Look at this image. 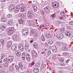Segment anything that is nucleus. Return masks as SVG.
I'll return each instance as SVG.
<instances>
[{"label":"nucleus","mask_w":73,"mask_h":73,"mask_svg":"<svg viewBox=\"0 0 73 73\" xmlns=\"http://www.w3.org/2000/svg\"><path fill=\"white\" fill-rule=\"evenodd\" d=\"M7 58H5L3 60V62L5 64H9V62H12V61L13 60L14 58L12 56L9 54H8L7 55Z\"/></svg>","instance_id":"f257e3e1"},{"label":"nucleus","mask_w":73,"mask_h":73,"mask_svg":"<svg viewBox=\"0 0 73 73\" xmlns=\"http://www.w3.org/2000/svg\"><path fill=\"white\" fill-rule=\"evenodd\" d=\"M14 28L13 27H9L7 29V35L8 36H10L13 34L14 32Z\"/></svg>","instance_id":"f03ea898"},{"label":"nucleus","mask_w":73,"mask_h":73,"mask_svg":"<svg viewBox=\"0 0 73 73\" xmlns=\"http://www.w3.org/2000/svg\"><path fill=\"white\" fill-rule=\"evenodd\" d=\"M27 16L29 19H33V12L32 11L29 10L27 12Z\"/></svg>","instance_id":"7ed1b4c3"},{"label":"nucleus","mask_w":73,"mask_h":73,"mask_svg":"<svg viewBox=\"0 0 73 73\" xmlns=\"http://www.w3.org/2000/svg\"><path fill=\"white\" fill-rule=\"evenodd\" d=\"M43 9L44 12L46 13H48L49 12H50V7L49 6H47L43 8Z\"/></svg>","instance_id":"20e7f679"},{"label":"nucleus","mask_w":73,"mask_h":73,"mask_svg":"<svg viewBox=\"0 0 73 73\" xmlns=\"http://www.w3.org/2000/svg\"><path fill=\"white\" fill-rule=\"evenodd\" d=\"M13 38L14 41H19V38L18 37V36L16 34L13 35Z\"/></svg>","instance_id":"39448f33"},{"label":"nucleus","mask_w":73,"mask_h":73,"mask_svg":"<svg viewBox=\"0 0 73 73\" xmlns=\"http://www.w3.org/2000/svg\"><path fill=\"white\" fill-rule=\"evenodd\" d=\"M26 60H27L28 61H30L31 59V56H30V54H29L26 52Z\"/></svg>","instance_id":"423d86ee"},{"label":"nucleus","mask_w":73,"mask_h":73,"mask_svg":"<svg viewBox=\"0 0 73 73\" xmlns=\"http://www.w3.org/2000/svg\"><path fill=\"white\" fill-rule=\"evenodd\" d=\"M24 45L22 43H20L18 45V48L21 51H24Z\"/></svg>","instance_id":"0eeeda50"},{"label":"nucleus","mask_w":73,"mask_h":73,"mask_svg":"<svg viewBox=\"0 0 73 73\" xmlns=\"http://www.w3.org/2000/svg\"><path fill=\"white\" fill-rule=\"evenodd\" d=\"M56 37H57L58 39L60 40L64 37V35L62 33L58 34L57 35Z\"/></svg>","instance_id":"6e6552de"},{"label":"nucleus","mask_w":73,"mask_h":73,"mask_svg":"<svg viewBox=\"0 0 73 73\" xmlns=\"http://www.w3.org/2000/svg\"><path fill=\"white\" fill-rule=\"evenodd\" d=\"M21 31L22 33V34L24 35H27L29 33V32L27 30L22 29L21 30Z\"/></svg>","instance_id":"1a4fd4ad"},{"label":"nucleus","mask_w":73,"mask_h":73,"mask_svg":"<svg viewBox=\"0 0 73 73\" xmlns=\"http://www.w3.org/2000/svg\"><path fill=\"white\" fill-rule=\"evenodd\" d=\"M51 48L53 52H56L57 50V48L55 45L52 46Z\"/></svg>","instance_id":"9d476101"},{"label":"nucleus","mask_w":73,"mask_h":73,"mask_svg":"<svg viewBox=\"0 0 73 73\" xmlns=\"http://www.w3.org/2000/svg\"><path fill=\"white\" fill-rule=\"evenodd\" d=\"M32 54V57H34L35 58L36 56L37 55V52H36L35 51H31Z\"/></svg>","instance_id":"9b49d317"},{"label":"nucleus","mask_w":73,"mask_h":73,"mask_svg":"<svg viewBox=\"0 0 73 73\" xmlns=\"http://www.w3.org/2000/svg\"><path fill=\"white\" fill-rule=\"evenodd\" d=\"M20 6H17L15 9V11L16 13H17L19 12L20 11Z\"/></svg>","instance_id":"f8f14e48"},{"label":"nucleus","mask_w":73,"mask_h":73,"mask_svg":"<svg viewBox=\"0 0 73 73\" xmlns=\"http://www.w3.org/2000/svg\"><path fill=\"white\" fill-rule=\"evenodd\" d=\"M34 69H33V71L34 73H37L39 71V69L36 68V66H34Z\"/></svg>","instance_id":"ddd939ff"},{"label":"nucleus","mask_w":73,"mask_h":73,"mask_svg":"<svg viewBox=\"0 0 73 73\" xmlns=\"http://www.w3.org/2000/svg\"><path fill=\"white\" fill-rule=\"evenodd\" d=\"M15 5L13 4L11 5L9 7L10 11H13V10L15 9Z\"/></svg>","instance_id":"4468645a"},{"label":"nucleus","mask_w":73,"mask_h":73,"mask_svg":"<svg viewBox=\"0 0 73 73\" xmlns=\"http://www.w3.org/2000/svg\"><path fill=\"white\" fill-rule=\"evenodd\" d=\"M30 46V44L26 42L25 43L24 48L26 50H27L28 49V48Z\"/></svg>","instance_id":"2eb2a0df"},{"label":"nucleus","mask_w":73,"mask_h":73,"mask_svg":"<svg viewBox=\"0 0 73 73\" xmlns=\"http://www.w3.org/2000/svg\"><path fill=\"white\" fill-rule=\"evenodd\" d=\"M26 56V52H24L22 55V58L23 60H24L25 59V56Z\"/></svg>","instance_id":"dca6fc26"},{"label":"nucleus","mask_w":73,"mask_h":73,"mask_svg":"<svg viewBox=\"0 0 73 73\" xmlns=\"http://www.w3.org/2000/svg\"><path fill=\"white\" fill-rule=\"evenodd\" d=\"M46 35L48 38H51V37H52V36H53L52 33L50 32V33L47 34Z\"/></svg>","instance_id":"f3484780"},{"label":"nucleus","mask_w":73,"mask_h":73,"mask_svg":"<svg viewBox=\"0 0 73 73\" xmlns=\"http://www.w3.org/2000/svg\"><path fill=\"white\" fill-rule=\"evenodd\" d=\"M65 34L66 36H68V37H70L72 36V33H71V32L69 31L67 32V33H66Z\"/></svg>","instance_id":"a211bd4d"},{"label":"nucleus","mask_w":73,"mask_h":73,"mask_svg":"<svg viewBox=\"0 0 73 73\" xmlns=\"http://www.w3.org/2000/svg\"><path fill=\"white\" fill-rule=\"evenodd\" d=\"M18 22L20 25H23L24 23V21L21 19H19L18 20Z\"/></svg>","instance_id":"6ab92c4d"},{"label":"nucleus","mask_w":73,"mask_h":73,"mask_svg":"<svg viewBox=\"0 0 73 73\" xmlns=\"http://www.w3.org/2000/svg\"><path fill=\"white\" fill-rule=\"evenodd\" d=\"M11 49L13 51H16L17 49V47L15 46H13L11 47Z\"/></svg>","instance_id":"aec40b11"},{"label":"nucleus","mask_w":73,"mask_h":73,"mask_svg":"<svg viewBox=\"0 0 73 73\" xmlns=\"http://www.w3.org/2000/svg\"><path fill=\"white\" fill-rule=\"evenodd\" d=\"M58 5H59V4L58 3H56L55 4H54V6H52L54 8H57L58 7Z\"/></svg>","instance_id":"412c9836"},{"label":"nucleus","mask_w":73,"mask_h":73,"mask_svg":"<svg viewBox=\"0 0 73 73\" xmlns=\"http://www.w3.org/2000/svg\"><path fill=\"white\" fill-rule=\"evenodd\" d=\"M1 28L2 31H5L6 26L5 25H2L1 26Z\"/></svg>","instance_id":"4be33fe9"},{"label":"nucleus","mask_w":73,"mask_h":73,"mask_svg":"<svg viewBox=\"0 0 73 73\" xmlns=\"http://www.w3.org/2000/svg\"><path fill=\"white\" fill-rule=\"evenodd\" d=\"M47 53L46 55V57H49L50 54H51V51L49 50L48 51H47Z\"/></svg>","instance_id":"5701e85b"},{"label":"nucleus","mask_w":73,"mask_h":73,"mask_svg":"<svg viewBox=\"0 0 73 73\" xmlns=\"http://www.w3.org/2000/svg\"><path fill=\"white\" fill-rule=\"evenodd\" d=\"M60 15L61 16L63 17H65V16L66 15V14L65 13H64V11L61 12L60 13Z\"/></svg>","instance_id":"b1692460"},{"label":"nucleus","mask_w":73,"mask_h":73,"mask_svg":"<svg viewBox=\"0 0 73 73\" xmlns=\"http://www.w3.org/2000/svg\"><path fill=\"white\" fill-rule=\"evenodd\" d=\"M16 54L17 55V57H20L21 55V53L20 52H19V51H17L15 52Z\"/></svg>","instance_id":"393cba45"},{"label":"nucleus","mask_w":73,"mask_h":73,"mask_svg":"<svg viewBox=\"0 0 73 73\" xmlns=\"http://www.w3.org/2000/svg\"><path fill=\"white\" fill-rule=\"evenodd\" d=\"M58 60L59 62H63L64 61V58L62 57L59 58H58Z\"/></svg>","instance_id":"a878e982"},{"label":"nucleus","mask_w":73,"mask_h":73,"mask_svg":"<svg viewBox=\"0 0 73 73\" xmlns=\"http://www.w3.org/2000/svg\"><path fill=\"white\" fill-rule=\"evenodd\" d=\"M26 10V9L25 8V7H22L21 9V12L23 13Z\"/></svg>","instance_id":"bb28decb"},{"label":"nucleus","mask_w":73,"mask_h":73,"mask_svg":"<svg viewBox=\"0 0 73 73\" xmlns=\"http://www.w3.org/2000/svg\"><path fill=\"white\" fill-rule=\"evenodd\" d=\"M33 8L34 11L36 12L37 10V7L36 6H35V5H33Z\"/></svg>","instance_id":"cd10ccee"},{"label":"nucleus","mask_w":73,"mask_h":73,"mask_svg":"<svg viewBox=\"0 0 73 73\" xmlns=\"http://www.w3.org/2000/svg\"><path fill=\"white\" fill-rule=\"evenodd\" d=\"M12 43L11 42H8V44L7 45V47L8 48H9L12 45Z\"/></svg>","instance_id":"c85d7f7f"},{"label":"nucleus","mask_w":73,"mask_h":73,"mask_svg":"<svg viewBox=\"0 0 73 73\" xmlns=\"http://www.w3.org/2000/svg\"><path fill=\"white\" fill-rule=\"evenodd\" d=\"M19 68H20V69H22L23 68V63H22V62H19Z\"/></svg>","instance_id":"c756f323"},{"label":"nucleus","mask_w":73,"mask_h":73,"mask_svg":"<svg viewBox=\"0 0 73 73\" xmlns=\"http://www.w3.org/2000/svg\"><path fill=\"white\" fill-rule=\"evenodd\" d=\"M0 41L1 45H2V46H3L4 44V41H5V40H4V39H1L0 40Z\"/></svg>","instance_id":"7c9ffc66"},{"label":"nucleus","mask_w":73,"mask_h":73,"mask_svg":"<svg viewBox=\"0 0 73 73\" xmlns=\"http://www.w3.org/2000/svg\"><path fill=\"white\" fill-rule=\"evenodd\" d=\"M30 29H31V32L33 34H34V33H36V31H35V29H33L30 27Z\"/></svg>","instance_id":"2f4dec72"},{"label":"nucleus","mask_w":73,"mask_h":73,"mask_svg":"<svg viewBox=\"0 0 73 73\" xmlns=\"http://www.w3.org/2000/svg\"><path fill=\"white\" fill-rule=\"evenodd\" d=\"M62 48H67V46H68L67 44L65 43H63L62 44Z\"/></svg>","instance_id":"473e14b6"},{"label":"nucleus","mask_w":73,"mask_h":73,"mask_svg":"<svg viewBox=\"0 0 73 73\" xmlns=\"http://www.w3.org/2000/svg\"><path fill=\"white\" fill-rule=\"evenodd\" d=\"M13 21L12 20H9V21L8 22V24H10V25H12L13 24Z\"/></svg>","instance_id":"72a5a7b5"},{"label":"nucleus","mask_w":73,"mask_h":73,"mask_svg":"<svg viewBox=\"0 0 73 73\" xmlns=\"http://www.w3.org/2000/svg\"><path fill=\"white\" fill-rule=\"evenodd\" d=\"M20 17L21 18V19H25V15L24 14H21L20 16Z\"/></svg>","instance_id":"f704fd0d"},{"label":"nucleus","mask_w":73,"mask_h":73,"mask_svg":"<svg viewBox=\"0 0 73 73\" xmlns=\"http://www.w3.org/2000/svg\"><path fill=\"white\" fill-rule=\"evenodd\" d=\"M68 54L69 53L68 52H63L62 54V56L66 57V56H68Z\"/></svg>","instance_id":"c9c22d12"},{"label":"nucleus","mask_w":73,"mask_h":73,"mask_svg":"<svg viewBox=\"0 0 73 73\" xmlns=\"http://www.w3.org/2000/svg\"><path fill=\"white\" fill-rule=\"evenodd\" d=\"M5 58V55L4 54H2L1 56V58L3 59H4V58Z\"/></svg>","instance_id":"e433bc0d"},{"label":"nucleus","mask_w":73,"mask_h":73,"mask_svg":"<svg viewBox=\"0 0 73 73\" xmlns=\"http://www.w3.org/2000/svg\"><path fill=\"white\" fill-rule=\"evenodd\" d=\"M56 45L58 46H62V44H61V43L59 41H57L56 42Z\"/></svg>","instance_id":"4c0bfd02"},{"label":"nucleus","mask_w":73,"mask_h":73,"mask_svg":"<svg viewBox=\"0 0 73 73\" xmlns=\"http://www.w3.org/2000/svg\"><path fill=\"white\" fill-rule=\"evenodd\" d=\"M35 40L34 39L31 40L29 41V43H30V44H33V42H35Z\"/></svg>","instance_id":"58836bf2"},{"label":"nucleus","mask_w":73,"mask_h":73,"mask_svg":"<svg viewBox=\"0 0 73 73\" xmlns=\"http://www.w3.org/2000/svg\"><path fill=\"white\" fill-rule=\"evenodd\" d=\"M40 65H41V62H37L36 63V66H35L36 67H36L37 66V67H38V68H39V67H40Z\"/></svg>","instance_id":"ea45409f"},{"label":"nucleus","mask_w":73,"mask_h":73,"mask_svg":"<svg viewBox=\"0 0 73 73\" xmlns=\"http://www.w3.org/2000/svg\"><path fill=\"white\" fill-rule=\"evenodd\" d=\"M45 67V65H44V64L43 63H42L41 65V67H40V69L41 70H42Z\"/></svg>","instance_id":"a19ab883"},{"label":"nucleus","mask_w":73,"mask_h":73,"mask_svg":"<svg viewBox=\"0 0 73 73\" xmlns=\"http://www.w3.org/2000/svg\"><path fill=\"white\" fill-rule=\"evenodd\" d=\"M9 70L10 71H13L14 70V67L12 66H10L9 67Z\"/></svg>","instance_id":"79ce46f5"},{"label":"nucleus","mask_w":73,"mask_h":73,"mask_svg":"<svg viewBox=\"0 0 73 73\" xmlns=\"http://www.w3.org/2000/svg\"><path fill=\"white\" fill-rule=\"evenodd\" d=\"M2 65H3V66H4L6 68H8L9 66V65L8 63H3L2 64Z\"/></svg>","instance_id":"37998d69"},{"label":"nucleus","mask_w":73,"mask_h":73,"mask_svg":"<svg viewBox=\"0 0 73 73\" xmlns=\"http://www.w3.org/2000/svg\"><path fill=\"white\" fill-rule=\"evenodd\" d=\"M41 40L43 41H44L45 40V37L44 35H42L41 37Z\"/></svg>","instance_id":"c03bdc74"},{"label":"nucleus","mask_w":73,"mask_h":73,"mask_svg":"<svg viewBox=\"0 0 73 73\" xmlns=\"http://www.w3.org/2000/svg\"><path fill=\"white\" fill-rule=\"evenodd\" d=\"M53 42H54L53 41V40H51V41H49L48 42V44L50 45H52V44H53Z\"/></svg>","instance_id":"a18cd8bd"},{"label":"nucleus","mask_w":73,"mask_h":73,"mask_svg":"<svg viewBox=\"0 0 73 73\" xmlns=\"http://www.w3.org/2000/svg\"><path fill=\"white\" fill-rule=\"evenodd\" d=\"M45 50L44 51V52H42V54H44V56L46 55V54L47 53V50H46V49H45Z\"/></svg>","instance_id":"49530a36"},{"label":"nucleus","mask_w":73,"mask_h":73,"mask_svg":"<svg viewBox=\"0 0 73 73\" xmlns=\"http://www.w3.org/2000/svg\"><path fill=\"white\" fill-rule=\"evenodd\" d=\"M38 45H37V43L36 42L34 43L33 44V46L34 48H36V46H37Z\"/></svg>","instance_id":"de8ad7c7"},{"label":"nucleus","mask_w":73,"mask_h":73,"mask_svg":"<svg viewBox=\"0 0 73 73\" xmlns=\"http://www.w3.org/2000/svg\"><path fill=\"white\" fill-rule=\"evenodd\" d=\"M12 17V15L11 14H8L7 15V17L8 18H11Z\"/></svg>","instance_id":"09e8293b"},{"label":"nucleus","mask_w":73,"mask_h":73,"mask_svg":"<svg viewBox=\"0 0 73 73\" xmlns=\"http://www.w3.org/2000/svg\"><path fill=\"white\" fill-rule=\"evenodd\" d=\"M15 67L17 71H18L19 70V66H18L17 65H16L15 66Z\"/></svg>","instance_id":"8fccbe9b"},{"label":"nucleus","mask_w":73,"mask_h":73,"mask_svg":"<svg viewBox=\"0 0 73 73\" xmlns=\"http://www.w3.org/2000/svg\"><path fill=\"white\" fill-rule=\"evenodd\" d=\"M33 36L35 37H36L38 36V35H37V32H36L34 33Z\"/></svg>","instance_id":"3c124183"},{"label":"nucleus","mask_w":73,"mask_h":73,"mask_svg":"<svg viewBox=\"0 0 73 73\" xmlns=\"http://www.w3.org/2000/svg\"><path fill=\"white\" fill-rule=\"evenodd\" d=\"M62 50H64V51H65V52H66V51L68 50V48L66 47L62 48Z\"/></svg>","instance_id":"603ef678"},{"label":"nucleus","mask_w":73,"mask_h":73,"mask_svg":"<svg viewBox=\"0 0 73 73\" xmlns=\"http://www.w3.org/2000/svg\"><path fill=\"white\" fill-rule=\"evenodd\" d=\"M1 20L2 21V22H5V21L7 20V19L6 18H4L3 19H1Z\"/></svg>","instance_id":"864d4df0"},{"label":"nucleus","mask_w":73,"mask_h":73,"mask_svg":"<svg viewBox=\"0 0 73 73\" xmlns=\"http://www.w3.org/2000/svg\"><path fill=\"white\" fill-rule=\"evenodd\" d=\"M1 7L2 8H4L5 7V3H2L1 4Z\"/></svg>","instance_id":"5fc2aeb1"},{"label":"nucleus","mask_w":73,"mask_h":73,"mask_svg":"<svg viewBox=\"0 0 73 73\" xmlns=\"http://www.w3.org/2000/svg\"><path fill=\"white\" fill-rule=\"evenodd\" d=\"M60 66H65V64L64 63L62 62L60 63Z\"/></svg>","instance_id":"6e6d98bb"},{"label":"nucleus","mask_w":73,"mask_h":73,"mask_svg":"<svg viewBox=\"0 0 73 73\" xmlns=\"http://www.w3.org/2000/svg\"><path fill=\"white\" fill-rule=\"evenodd\" d=\"M56 23L57 24H62V22L60 21H57Z\"/></svg>","instance_id":"4d7b16f0"},{"label":"nucleus","mask_w":73,"mask_h":73,"mask_svg":"<svg viewBox=\"0 0 73 73\" xmlns=\"http://www.w3.org/2000/svg\"><path fill=\"white\" fill-rule=\"evenodd\" d=\"M57 56V55H56V54H54V55L52 56V58L53 59V60H55V58H56V56Z\"/></svg>","instance_id":"13d9d810"},{"label":"nucleus","mask_w":73,"mask_h":73,"mask_svg":"<svg viewBox=\"0 0 73 73\" xmlns=\"http://www.w3.org/2000/svg\"><path fill=\"white\" fill-rule=\"evenodd\" d=\"M65 17H60V20H64V19Z\"/></svg>","instance_id":"bf43d9fd"},{"label":"nucleus","mask_w":73,"mask_h":73,"mask_svg":"<svg viewBox=\"0 0 73 73\" xmlns=\"http://www.w3.org/2000/svg\"><path fill=\"white\" fill-rule=\"evenodd\" d=\"M52 18L53 19H54L55 17H56V15L55 14H54L52 15Z\"/></svg>","instance_id":"052dcab7"},{"label":"nucleus","mask_w":73,"mask_h":73,"mask_svg":"<svg viewBox=\"0 0 73 73\" xmlns=\"http://www.w3.org/2000/svg\"><path fill=\"white\" fill-rule=\"evenodd\" d=\"M32 26H33V27H36L37 25H36V24L33 23L32 24Z\"/></svg>","instance_id":"680f3d73"},{"label":"nucleus","mask_w":73,"mask_h":73,"mask_svg":"<svg viewBox=\"0 0 73 73\" xmlns=\"http://www.w3.org/2000/svg\"><path fill=\"white\" fill-rule=\"evenodd\" d=\"M1 15L2 16H5V13L4 12H2L1 13Z\"/></svg>","instance_id":"e2e57ef3"},{"label":"nucleus","mask_w":73,"mask_h":73,"mask_svg":"<svg viewBox=\"0 0 73 73\" xmlns=\"http://www.w3.org/2000/svg\"><path fill=\"white\" fill-rule=\"evenodd\" d=\"M56 3H56V2H52V6H54V4H56Z\"/></svg>","instance_id":"0e129e2a"},{"label":"nucleus","mask_w":73,"mask_h":73,"mask_svg":"<svg viewBox=\"0 0 73 73\" xmlns=\"http://www.w3.org/2000/svg\"><path fill=\"white\" fill-rule=\"evenodd\" d=\"M41 13L42 15H45V13L43 11H41Z\"/></svg>","instance_id":"69168bd1"},{"label":"nucleus","mask_w":73,"mask_h":73,"mask_svg":"<svg viewBox=\"0 0 73 73\" xmlns=\"http://www.w3.org/2000/svg\"><path fill=\"white\" fill-rule=\"evenodd\" d=\"M0 73H4L5 72L3 70H0Z\"/></svg>","instance_id":"338daca9"},{"label":"nucleus","mask_w":73,"mask_h":73,"mask_svg":"<svg viewBox=\"0 0 73 73\" xmlns=\"http://www.w3.org/2000/svg\"><path fill=\"white\" fill-rule=\"evenodd\" d=\"M70 25H73V21H72L70 22Z\"/></svg>","instance_id":"774afa93"}]
</instances>
